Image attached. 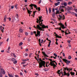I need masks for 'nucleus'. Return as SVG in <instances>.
Returning <instances> with one entry per match:
<instances>
[{"instance_id":"62","label":"nucleus","mask_w":77,"mask_h":77,"mask_svg":"<svg viewBox=\"0 0 77 77\" xmlns=\"http://www.w3.org/2000/svg\"><path fill=\"white\" fill-rule=\"evenodd\" d=\"M33 13L34 16H35V11H33Z\"/></svg>"},{"instance_id":"27","label":"nucleus","mask_w":77,"mask_h":77,"mask_svg":"<svg viewBox=\"0 0 77 77\" xmlns=\"http://www.w3.org/2000/svg\"><path fill=\"white\" fill-rule=\"evenodd\" d=\"M10 50V47H8V50H7V51H7V53H9V51Z\"/></svg>"},{"instance_id":"49","label":"nucleus","mask_w":77,"mask_h":77,"mask_svg":"<svg viewBox=\"0 0 77 77\" xmlns=\"http://www.w3.org/2000/svg\"><path fill=\"white\" fill-rule=\"evenodd\" d=\"M71 14H73V15H75V13H74V12H72Z\"/></svg>"},{"instance_id":"43","label":"nucleus","mask_w":77,"mask_h":77,"mask_svg":"<svg viewBox=\"0 0 77 77\" xmlns=\"http://www.w3.org/2000/svg\"><path fill=\"white\" fill-rule=\"evenodd\" d=\"M46 11L47 14H48V10L47 8H46Z\"/></svg>"},{"instance_id":"17","label":"nucleus","mask_w":77,"mask_h":77,"mask_svg":"<svg viewBox=\"0 0 77 77\" xmlns=\"http://www.w3.org/2000/svg\"><path fill=\"white\" fill-rule=\"evenodd\" d=\"M55 36H56V38H62L61 36H59L58 35H57V34H56V35H55Z\"/></svg>"},{"instance_id":"18","label":"nucleus","mask_w":77,"mask_h":77,"mask_svg":"<svg viewBox=\"0 0 77 77\" xmlns=\"http://www.w3.org/2000/svg\"><path fill=\"white\" fill-rule=\"evenodd\" d=\"M60 4V2H59V1H58V2L57 3H56V4H55V6H57L58 5Z\"/></svg>"},{"instance_id":"55","label":"nucleus","mask_w":77,"mask_h":77,"mask_svg":"<svg viewBox=\"0 0 77 77\" xmlns=\"http://www.w3.org/2000/svg\"><path fill=\"white\" fill-rule=\"evenodd\" d=\"M41 2H42L41 0H40V1H39V3H38L39 4H40Z\"/></svg>"},{"instance_id":"61","label":"nucleus","mask_w":77,"mask_h":77,"mask_svg":"<svg viewBox=\"0 0 77 77\" xmlns=\"http://www.w3.org/2000/svg\"><path fill=\"white\" fill-rule=\"evenodd\" d=\"M43 42H44V40L42 39L41 41V43H43Z\"/></svg>"},{"instance_id":"32","label":"nucleus","mask_w":77,"mask_h":77,"mask_svg":"<svg viewBox=\"0 0 77 77\" xmlns=\"http://www.w3.org/2000/svg\"><path fill=\"white\" fill-rule=\"evenodd\" d=\"M3 29H1V32H2V33H3L4 32V30H4V29H5L4 28V27H3Z\"/></svg>"},{"instance_id":"2","label":"nucleus","mask_w":77,"mask_h":77,"mask_svg":"<svg viewBox=\"0 0 77 77\" xmlns=\"http://www.w3.org/2000/svg\"><path fill=\"white\" fill-rule=\"evenodd\" d=\"M34 34H35V36H40L41 31H39L38 29H37V34L36 32L35 31H34Z\"/></svg>"},{"instance_id":"53","label":"nucleus","mask_w":77,"mask_h":77,"mask_svg":"<svg viewBox=\"0 0 77 77\" xmlns=\"http://www.w3.org/2000/svg\"><path fill=\"white\" fill-rule=\"evenodd\" d=\"M67 75L68 76H69L70 75V74L69 73V72H68V73H67Z\"/></svg>"},{"instance_id":"8","label":"nucleus","mask_w":77,"mask_h":77,"mask_svg":"<svg viewBox=\"0 0 77 77\" xmlns=\"http://www.w3.org/2000/svg\"><path fill=\"white\" fill-rule=\"evenodd\" d=\"M59 17H60V18H59V20H64L65 19V17L64 15H63V16H61L60 14L59 15Z\"/></svg>"},{"instance_id":"42","label":"nucleus","mask_w":77,"mask_h":77,"mask_svg":"<svg viewBox=\"0 0 77 77\" xmlns=\"http://www.w3.org/2000/svg\"><path fill=\"white\" fill-rule=\"evenodd\" d=\"M0 77H3V75L1 73H0Z\"/></svg>"},{"instance_id":"12","label":"nucleus","mask_w":77,"mask_h":77,"mask_svg":"<svg viewBox=\"0 0 77 77\" xmlns=\"http://www.w3.org/2000/svg\"><path fill=\"white\" fill-rule=\"evenodd\" d=\"M1 71L3 74H5V71L3 69H1Z\"/></svg>"},{"instance_id":"24","label":"nucleus","mask_w":77,"mask_h":77,"mask_svg":"<svg viewBox=\"0 0 77 77\" xmlns=\"http://www.w3.org/2000/svg\"><path fill=\"white\" fill-rule=\"evenodd\" d=\"M55 12H54L53 13V14H52V17L54 18L55 17Z\"/></svg>"},{"instance_id":"40","label":"nucleus","mask_w":77,"mask_h":77,"mask_svg":"<svg viewBox=\"0 0 77 77\" xmlns=\"http://www.w3.org/2000/svg\"><path fill=\"white\" fill-rule=\"evenodd\" d=\"M14 64H16V63H17V60H16L15 61V60H14Z\"/></svg>"},{"instance_id":"21","label":"nucleus","mask_w":77,"mask_h":77,"mask_svg":"<svg viewBox=\"0 0 77 77\" xmlns=\"http://www.w3.org/2000/svg\"><path fill=\"white\" fill-rule=\"evenodd\" d=\"M60 11H59V10H58L57 11H56V14H60V13L59 12Z\"/></svg>"},{"instance_id":"3","label":"nucleus","mask_w":77,"mask_h":77,"mask_svg":"<svg viewBox=\"0 0 77 77\" xmlns=\"http://www.w3.org/2000/svg\"><path fill=\"white\" fill-rule=\"evenodd\" d=\"M40 61H38V63H39V68H42V66L43 61L41 58L39 59Z\"/></svg>"},{"instance_id":"5","label":"nucleus","mask_w":77,"mask_h":77,"mask_svg":"<svg viewBox=\"0 0 77 77\" xmlns=\"http://www.w3.org/2000/svg\"><path fill=\"white\" fill-rule=\"evenodd\" d=\"M33 6H34L35 8H36V10H38V8H37V6L36 5H35V4H32L30 5H29V7H31V9H33Z\"/></svg>"},{"instance_id":"29","label":"nucleus","mask_w":77,"mask_h":77,"mask_svg":"<svg viewBox=\"0 0 77 77\" xmlns=\"http://www.w3.org/2000/svg\"><path fill=\"white\" fill-rule=\"evenodd\" d=\"M11 60L14 61L15 60H16V59L14 58H12V59H11Z\"/></svg>"},{"instance_id":"35","label":"nucleus","mask_w":77,"mask_h":77,"mask_svg":"<svg viewBox=\"0 0 77 77\" xmlns=\"http://www.w3.org/2000/svg\"><path fill=\"white\" fill-rule=\"evenodd\" d=\"M66 9V7H64V6H61V7H60V8H61V9H62V8H64Z\"/></svg>"},{"instance_id":"28","label":"nucleus","mask_w":77,"mask_h":77,"mask_svg":"<svg viewBox=\"0 0 77 77\" xmlns=\"http://www.w3.org/2000/svg\"><path fill=\"white\" fill-rule=\"evenodd\" d=\"M33 34H34V31H33V32H32V31H31V32H30L31 35H33Z\"/></svg>"},{"instance_id":"58","label":"nucleus","mask_w":77,"mask_h":77,"mask_svg":"<svg viewBox=\"0 0 77 77\" xmlns=\"http://www.w3.org/2000/svg\"><path fill=\"white\" fill-rule=\"evenodd\" d=\"M56 44H57V45H58V42H57V40H56Z\"/></svg>"},{"instance_id":"52","label":"nucleus","mask_w":77,"mask_h":77,"mask_svg":"<svg viewBox=\"0 0 77 77\" xmlns=\"http://www.w3.org/2000/svg\"><path fill=\"white\" fill-rule=\"evenodd\" d=\"M28 54L27 53H25V55L26 56H28Z\"/></svg>"},{"instance_id":"6","label":"nucleus","mask_w":77,"mask_h":77,"mask_svg":"<svg viewBox=\"0 0 77 77\" xmlns=\"http://www.w3.org/2000/svg\"><path fill=\"white\" fill-rule=\"evenodd\" d=\"M42 53H43L45 58L46 59L48 60V57H48V55L46 54L45 51H42Z\"/></svg>"},{"instance_id":"45","label":"nucleus","mask_w":77,"mask_h":77,"mask_svg":"<svg viewBox=\"0 0 77 77\" xmlns=\"http://www.w3.org/2000/svg\"><path fill=\"white\" fill-rule=\"evenodd\" d=\"M68 57L69 59H71L72 58V57L71 56H69Z\"/></svg>"},{"instance_id":"16","label":"nucleus","mask_w":77,"mask_h":77,"mask_svg":"<svg viewBox=\"0 0 77 77\" xmlns=\"http://www.w3.org/2000/svg\"><path fill=\"white\" fill-rule=\"evenodd\" d=\"M64 70V75L65 76V75H67V73H66V71H65V68L63 70Z\"/></svg>"},{"instance_id":"38","label":"nucleus","mask_w":77,"mask_h":77,"mask_svg":"<svg viewBox=\"0 0 77 77\" xmlns=\"http://www.w3.org/2000/svg\"><path fill=\"white\" fill-rule=\"evenodd\" d=\"M37 25H38V24L37 25V26H36H36H35L34 25V28H35L36 29H38V27H37Z\"/></svg>"},{"instance_id":"26","label":"nucleus","mask_w":77,"mask_h":77,"mask_svg":"<svg viewBox=\"0 0 77 77\" xmlns=\"http://www.w3.org/2000/svg\"><path fill=\"white\" fill-rule=\"evenodd\" d=\"M29 59H24L23 60V61L24 62H26V61H27V60H29Z\"/></svg>"},{"instance_id":"13","label":"nucleus","mask_w":77,"mask_h":77,"mask_svg":"<svg viewBox=\"0 0 77 77\" xmlns=\"http://www.w3.org/2000/svg\"><path fill=\"white\" fill-rule=\"evenodd\" d=\"M49 60H50L51 62H50V64L49 65H51V66H52V63H53V60L52 59H48Z\"/></svg>"},{"instance_id":"15","label":"nucleus","mask_w":77,"mask_h":77,"mask_svg":"<svg viewBox=\"0 0 77 77\" xmlns=\"http://www.w3.org/2000/svg\"><path fill=\"white\" fill-rule=\"evenodd\" d=\"M69 7H67L66 10H67V13H71L70 11H69Z\"/></svg>"},{"instance_id":"31","label":"nucleus","mask_w":77,"mask_h":77,"mask_svg":"<svg viewBox=\"0 0 77 77\" xmlns=\"http://www.w3.org/2000/svg\"><path fill=\"white\" fill-rule=\"evenodd\" d=\"M28 13L30 15L31 14V11H30V10H28Z\"/></svg>"},{"instance_id":"57","label":"nucleus","mask_w":77,"mask_h":77,"mask_svg":"<svg viewBox=\"0 0 77 77\" xmlns=\"http://www.w3.org/2000/svg\"><path fill=\"white\" fill-rule=\"evenodd\" d=\"M14 7V6H11V8L12 9H13Z\"/></svg>"},{"instance_id":"63","label":"nucleus","mask_w":77,"mask_h":77,"mask_svg":"<svg viewBox=\"0 0 77 77\" xmlns=\"http://www.w3.org/2000/svg\"><path fill=\"white\" fill-rule=\"evenodd\" d=\"M75 16L76 17H77V14L76 13H75Z\"/></svg>"},{"instance_id":"19","label":"nucleus","mask_w":77,"mask_h":77,"mask_svg":"<svg viewBox=\"0 0 77 77\" xmlns=\"http://www.w3.org/2000/svg\"><path fill=\"white\" fill-rule=\"evenodd\" d=\"M11 56H14V57H16V56L15 54H14V53H11Z\"/></svg>"},{"instance_id":"20","label":"nucleus","mask_w":77,"mask_h":77,"mask_svg":"<svg viewBox=\"0 0 77 77\" xmlns=\"http://www.w3.org/2000/svg\"><path fill=\"white\" fill-rule=\"evenodd\" d=\"M70 73L71 74V75L72 76L73 75H75V73L74 72H71Z\"/></svg>"},{"instance_id":"23","label":"nucleus","mask_w":77,"mask_h":77,"mask_svg":"<svg viewBox=\"0 0 77 77\" xmlns=\"http://www.w3.org/2000/svg\"><path fill=\"white\" fill-rule=\"evenodd\" d=\"M48 11L49 13H51V8H49Z\"/></svg>"},{"instance_id":"47","label":"nucleus","mask_w":77,"mask_h":77,"mask_svg":"<svg viewBox=\"0 0 77 77\" xmlns=\"http://www.w3.org/2000/svg\"><path fill=\"white\" fill-rule=\"evenodd\" d=\"M10 77H14L13 74H10Z\"/></svg>"},{"instance_id":"36","label":"nucleus","mask_w":77,"mask_h":77,"mask_svg":"<svg viewBox=\"0 0 77 77\" xmlns=\"http://www.w3.org/2000/svg\"><path fill=\"white\" fill-rule=\"evenodd\" d=\"M72 4V2H68V5H71V4Z\"/></svg>"},{"instance_id":"9","label":"nucleus","mask_w":77,"mask_h":77,"mask_svg":"<svg viewBox=\"0 0 77 77\" xmlns=\"http://www.w3.org/2000/svg\"><path fill=\"white\" fill-rule=\"evenodd\" d=\"M38 17H39V21L38 25H40L41 26V20L42 19V16H39Z\"/></svg>"},{"instance_id":"4","label":"nucleus","mask_w":77,"mask_h":77,"mask_svg":"<svg viewBox=\"0 0 77 77\" xmlns=\"http://www.w3.org/2000/svg\"><path fill=\"white\" fill-rule=\"evenodd\" d=\"M43 21V20H41V24H40V26H42V28H48V25H47V26H46L45 25L43 24L42 23Z\"/></svg>"},{"instance_id":"64","label":"nucleus","mask_w":77,"mask_h":77,"mask_svg":"<svg viewBox=\"0 0 77 77\" xmlns=\"http://www.w3.org/2000/svg\"><path fill=\"white\" fill-rule=\"evenodd\" d=\"M15 77H19L18 75H15Z\"/></svg>"},{"instance_id":"22","label":"nucleus","mask_w":77,"mask_h":77,"mask_svg":"<svg viewBox=\"0 0 77 77\" xmlns=\"http://www.w3.org/2000/svg\"><path fill=\"white\" fill-rule=\"evenodd\" d=\"M52 66H54V65L55 66H56V64H54V62H53V60L52 61Z\"/></svg>"},{"instance_id":"34","label":"nucleus","mask_w":77,"mask_h":77,"mask_svg":"<svg viewBox=\"0 0 77 77\" xmlns=\"http://www.w3.org/2000/svg\"><path fill=\"white\" fill-rule=\"evenodd\" d=\"M23 44V42H20L19 44V45L20 46H21V45H22Z\"/></svg>"},{"instance_id":"48","label":"nucleus","mask_w":77,"mask_h":77,"mask_svg":"<svg viewBox=\"0 0 77 77\" xmlns=\"http://www.w3.org/2000/svg\"><path fill=\"white\" fill-rule=\"evenodd\" d=\"M38 8V11H40L41 10V8H40V7H39Z\"/></svg>"},{"instance_id":"51","label":"nucleus","mask_w":77,"mask_h":77,"mask_svg":"<svg viewBox=\"0 0 77 77\" xmlns=\"http://www.w3.org/2000/svg\"><path fill=\"white\" fill-rule=\"evenodd\" d=\"M46 35L47 36H48V37H49V34H48V33H46Z\"/></svg>"},{"instance_id":"50","label":"nucleus","mask_w":77,"mask_h":77,"mask_svg":"<svg viewBox=\"0 0 77 77\" xmlns=\"http://www.w3.org/2000/svg\"><path fill=\"white\" fill-rule=\"evenodd\" d=\"M54 11H55V9H54V8H53V9H52V11H53V13L54 12Z\"/></svg>"},{"instance_id":"37","label":"nucleus","mask_w":77,"mask_h":77,"mask_svg":"<svg viewBox=\"0 0 77 77\" xmlns=\"http://www.w3.org/2000/svg\"><path fill=\"white\" fill-rule=\"evenodd\" d=\"M20 33H22V32H23V30L22 29H20Z\"/></svg>"},{"instance_id":"7","label":"nucleus","mask_w":77,"mask_h":77,"mask_svg":"<svg viewBox=\"0 0 77 77\" xmlns=\"http://www.w3.org/2000/svg\"><path fill=\"white\" fill-rule=\"evenodd\" d=\"M62 59L63 61H64L66 63L67 65H69V63H70V60H68L65 59Z\"/></svg>"},{"instance_id":"39","label":"nucleus","mask_w":77,"mask_h":77,"mask_svg":"<svg viewBox=\"0 0 77 77\" xmlns=\"http://www.w3.org/2000/svg\"><path fill=\"white\" fill-rule=\"evenodd\" d=\"M63 5L64 6H67V4L66 2H64L63 4Z\"/></svg>"},{"instance_id":"56","label":"nucleus","mask_w":77,"mask_h":77,"mask_svg":"<svg viewBox=\"0 0 77 77\" xmlns=\"http://www.w3.org/2000/svg\"><path fill=\"white\" fill-rule=\"evenodd\" d=\"M61 12H62V11L63 12H64V10L63 9H62V10H61Z\"/></svg>"},{"instance_id":"1","label":"nucleus","mask_w":77,"mask_h":77,"mask_svg":"<svg viewBox=\"0 0 77 77\" xmlns=\"http://www.w3.org/2000/svg\"><path fill=\"white\" fill-rule=\"evenodd\" d=\"M58 25H60L61 26V27H59V29L62 31V33H64V32H65V31H63L61 29V27L63 29L66 28V27L65 26H64V25L63 24V23H58Z\"/></svg>"},{"instance_id":"54","label":"nucleus","mask_w":77,"mask_h":77,"mask_svg":"<svg viewBox=\"0 0 77 77\" xmlns=\"http://www.w3.org/2000/svg\"><path fill=\"white\" fill-rule=\"evenodd\" d=\"M25 35H26V36H28V32H25Z\"/></svg>"},{"instance_id":"33","label":"nucleus","mask_w":77,"mask_h":77,"mask_svg":"<svg viewBox=\"0 0 77 77\" xmlns=\"http://www.w3.org/2000/svg\"><path fill=\"white\" fill-rule=\"evenodd\" d=\"M17 6H18L17 4H16V5H14V7L16 8V9H17Z\"/></svg>"},{"instance_id":"46","label":"nucleus","mask_w":77,"mask_h":77,"mask_svg":"<svg viewBox=\"0 0 77 77\" xmlns=\"http://www.w3.org/2000/svg\"><path fill=\"white\" fill-rule=\"evenodd\" d=\"M37 21H36V22H37V23H38L39 20H38V18H37Z\"/></svg>"},{"instance_id":"14","label":"nucleus","mask_w":77,"mask_h":77,"mask_svg":"<svg viewBox=\"0 0 77 77\" xmlns=\"http://www.w3.org/2000/svg\"><path fill=\"white\" fill-rule=\"evenodd\" d=\"M46 63V62L45 61H44V60H43L42 62V66H44V67H45V65Z\"/></svg>"},{"instance_id":"44","label":"nucleus","mask_w":77,"mask_h":77,"mask_svg":"<svg viewBox=\"0 0 77 77\" xmlns=\"http://www.w3.org/2000/svg\"><path fill=\"white\" fill-rule=\"evenodd\" d=\"M16 17L17 18H18V14H17L16 15Z\"/></svg>"},{"instance_id":"11","label":"nucleus","mask_w":77,"mask_h":77,"mask_svg":"<svg viewBox=\"0 0 77 77\" xmlns=\"http://www.w3.org/2000/svg\"><path fill=\"white\" fill-rule=\"evenodd\" d=\"M37 27L38 28V29H40V31H42V27H41V26H40L39 25H37Z\"/></svg>"},{"instance_id":"25","label":"nucleus","mask_w":77,"mask_h":77,"mask_svg":"<svg viewBox=\"0 0 77 77\" xmlns=\"http://www.w3.org/2000/svg\"><path fill=\"white\" fill-rule=\"evenodd\" d=\"M64 69L66 70H67V71H69V69L68 68V67H67L66 68L65 67Z\"/></svg>"},{"instance_id":"60","label":"nucleus","mask_w":77,"mask_h":77,"mask_svg":"<svg viewBox=\"0 0 77 77\" xmlns=\"http://www.w3.org/2000/svg\"><path fill=\"white\" fill-rule=\"evenodd\" d=\"M58 8H55V10L57 11H58Z\"/></svg>"},{"instance_id":"59","label":"nucleus","mask_w":77,"mask_h":77,"mask_svg":"<svg viewBox=\"0 0 77 77\" xmlns=\"http://www.w3.org/2000/svg\"><path fill=\"white\" fill-rule=\"evenodd\" d=\"M74 10L76 13H77V9H74Z\"/></svg>"},{"instance_id":"41","label":"nucleus","mask_w":77,"mask_h":77,"mask_svg":"<svg viewBox=\"0 0 77 77\" xmlns=\"http://www.w3.org/2000/svg\"><path fill=\"white\" fill-rule=\"evenodd\" d=\"M60 70H58V73L59 74H60Z\"/></svg>"},{"instance_id":"10","label":"nucleus","mask_w":77,"mask_h":77,"mask_svg":"<svg viewBox=\"0 0 77 77\" xmlns=\"http://www.w3.org/2000/svg\"><path fill=\"white\" fill-rule=\"evenodd\" d=\"M6 19H7V16L5 15V16L4 19L3 20V22L5 23L6 21Z\"/></svg>"},{"instance_id":"30","label":"nucleus","mask_w":77,"mask_h":77,"mask_svg":"<svg viewBox=\"0 0 77 77\" xmlns=\"http://www.w3.org/2000/svg\"><path fill=\"white\" fill-rule=\"evenodd\" d=\"M72 9V7H70L69 8V9L68 10H71Z\"/></svg>"}]
</instances>
